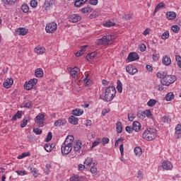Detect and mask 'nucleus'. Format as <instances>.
Listing matches in <instances>:
<instances>
[{"instance_id": "f257e3e1", "label": "nucleus", "mask_w": 181, "mask_h": 181, "mask_svg": "<svg viewBox=\"0 0 181 181\" xmlns=\"http://www.w3.org/2000/svg\"><path fill=\"white\" fill-rule=\"evenodd\" d=\"M116 94H117V89H115V86H112L107 87L105 92L104 101H106L107 103H110V101H112Z\"/></svg>"}, {"instance_id": "f03ea898", "label": "nucleus", "mask_w": 181, "mask_h": 181, "mask_svg": "<svg viewBox=\"0 0 181 181\" xmlns=\"http://www.w3.org/2000/svg\"><path fill=\"white\" fill-rule=\"evenodd\" d=\"M156 132H157L156 129H153V128L147 129L143 133L142 136L144 139H145L146 141H153V139H156V136H158Z\"/></svg>"}, {"instance_id": "7ed1b4c3", "label": "nucleus", "mask_w": 181, "mask_h": 181, "mask_svg": "<svg viewBox=\"0 0 181 181\" xmlns=\"http://www.w3.org/2000/svg\"><path fill=\"white\" fill-rule=\"evenodd\" d=\"M114 43V36L112 35H104L102 38L98 40L97 45H103L107 46V45H112Z\"/></svg>"}, {"instance_id": "20e7f679", "label": "nucleus", "mask_w": 181, "mask_h": 181, "mask_svg": "<svg viewBox=\"0 0 181 181\" xmlns=\"http://www.w3.org/2000/svg\"><path fill=\"white\" fill-rule=\"evenodd\" d=\"M176 81V76L173 75H167L163 77V79L160 80V83L163 86H170V84H173Z\"/></svg>"}, {"instance_id": "39448f33", "label": "nucleus", "mask_w": 181, "mask_h": 181, "mask_svg": "<svg viewBox=\"0 0 181 181\" xmlns=\"http://www.w3.org/2000/svg\"><path fill=\"white\" fill-rule=\"evenodd\" d=\"M57 29V24L54 22L49 23L45 27L47 33H54Z\"/></svg>"}, {"instance_id": "423d86ee", "label": "nucleus", "mask_w": 181, "mask_h": 181, "mask_svg": "<svg viewBox=\"0 0 181 181\" xmlns=\"http://www.w3.org/2000/svg\"><path fill=\"white\" fill-rule=\"evenodd\" d=\"M36 84H37V78H33L30 79L28 83L25 82V83L24 84V88L25 90H32V88H33V87H35V86H36Z\"/></svg>"}, {"instance_id": "0eeeda50", "label": "nucleus", "mask_w": 181, "mask_h": 181, "mask_svg": "<svg viewBox=\"0 0 181 181\" xmlns=\"http://www.w3.org/2000/svg\"><path fill=\"white\" fill-rule=\"evenodd\" d=\"M72 149L73 147H71L67 144H63L61 148L62 153V155H69V153L71 152Z\"/></svg>"}, {"instance_id": "6e6552de", "label": "nucleus", "mask_w": 181, "mask_h": 181, "mask_svg": "<svg viewBox=\"0 0 181 181\" xmlns=\"http://www.w3.org/2000/svg\"><path fill=\"white\" fill-rule=\"evenodd\" d=\"M35 124H37L40 127H43V124H45V115L39 114L36 116Z\"/></svg>"}, {"instance_id": "1a4fd4ad", "label": "nucleus", "mask_w": 181, "mask_h": 181, "mask_svg": "<svg viewBox=\"0 0 181 181\" xmlns=\"http://www.w3.org/2000/svg\"><path fill=\"white\" fill-rule=\"evenodd\" d=\"M69 21L72 23H77V22L81 21V16H80L78 14H71L69 16Z\"/></svg>"}, {"instance_id": "9d476101", "label": "nucleus", "mask_w": 181, "mask_h": 181, "mask_svg": "<svg viewBox=\"0 0 181 181\" xmlns=\"http://www.w3.org/2000/svg\"><path fill=\"white\" fill-rule=\"evenodd\" d=\"M127 60L129 62H135V60H139V55L136 52H130L128 55Z\"/></svg>"}, {"instance_id": "9b49d317", "label": "nucleus", "mask_w": 181, "mask_h": 181, "mask_svg": "<svg viewBox=\"0 0 181 181\" xmlns=\"http://www.w3.org/2000/svg\"><path fill=\"white\" fill-rule=\"evenodd\" d=\"M68 70L71 73V76L73 77V78H76L78 74V72L80 71V69H78L77 66H75L74 68L69 67Z\"/></svg>"}, {"instance_id": "f8f14e48", "label": "nucleus", "mask_w": 181, "mask_h": 181, "mask_svg": "<svg viewBox=\"0 0 181 181\" xmlns=\"http://www.w3.org/2000/svg\"><path fill=\"white\" fill-rule=\"evenodd\" d=\"M126 71L129 73V74L134 76V74L138 73V69H136V68L134 67L132 65H128L126 66Z\"/></svg>"}, {"instance_id": "ddd939ff", "label": "nucleus", "mask_w": 181, "mask_h": 181, "mask_svg": "<svg viewBox=\"0 0 181 181\" xmlns=\"http://www.w3.org/2000/svg\"><path fill=\"white\" fill-rule=\"evenodd\" d=\"M73 142H74V136H68L63 144L73 148Z\"/></svg>"}, {"instance_id": "4468645a", "label": "nucleus", "mask_w": 181, "mask_h": 181, "mask_svg": "<svg viewBox=\"0 0 181 181\" xmlns=\"http://www.w3.org/2000/svg\"><path fill=\"white\" fill-rule=\"evenodd\" d=\"M162 168L165 169V170H172L173 165L170 161H163L162 163Z\"/></svg>"}, {"instance_id": "2eb2a0df", "label": "nucleus", "mask_w": 181, "mask_h": 181, "mask_svg": "<svg viewBox=\"0 0 181 181\" xmlns=\"http://www.w3.org/2000/svg\"><path fill=\"white\" fill-rule=\"evenodd\" d=\"M13 84V79L12 78H7L5 82L3 83V86L5 88H11Z\"/></svg>"}, {"instance_id": "dca6fc26", "label": "nucleus", "mask_w": 181, "mask_h": 181, "mask_svg": "<svg viewBox=\"0 0 181 181\" xmlns=\"http://www.w3.org/2000/svg\"><path fill=\"white\" fill-rule=\"evenodd\" d=\"M16 35H20L21 36H25L28 35V30L25 28H19L16 30Z\"/></svg>"}, {"instance_id": "f3484780", "label": "nucleus", "mask_w": 181, "mask_h": 181, "mask_svg": "<svg viewBox=\"0 0 181 181\" xmlns=\"http://www.w3.org/2000/svg\"><path fill=\"white\" fill-rule=\"evenodd\" d=\"M162 62L163 64H165V66H170L172 63V59H170V57L165 55L163 57Z\"/></svg>"}, {"instance_id": "a211bd4d", "label": "nucleus", "mask_w": 181, "mask_h": 181, "mask_svg": "<svg viewBox=\"0 0 181 181\" xmlns=\"http://www.w3.org/2000/svg\"><path fill=\"white\" fill-rule=\"evenodd\" d=\"M74 151L75 152H78V153H80V149H81V141H80V140L76 141V142H74Z\"/></svg>"}, {"instance_id": "6ab92c4d", "label": "nucleus", "mask_w": 181, "mask_h": 181, "mask_svg": "<svg viewBox=\"0 0 181 181\" xmlns=\"http://www.w3.org/2000/svg\"><path fill=\"white\" fill-rule=\"evenodd\" d=\"M132 128L134 131H135V132H139L141 128V123L137 121L134 122L132 124Z\"/></svg>"}, {"instance_id": "aec40b11", "label": "nucleus", "mask_w": 181, "mask_h": 181, "mask_svg": "<svg viewBox=\"0 0 181 181\" xmlns=\"http://www.w3.org/2000/svg\"><path fill=\"white\" fill-rule=\"evenodd\" d=\"M68 121L69 124H72V125H77L78 124V118L74 117V115L70 116Z\"/></svg>"}, {"instance_id": "412c9836", "label": "nucleus", "mask_w": 181, "mask_h": 181, "mask_svg": "<svg viewBox=\"0 0 181 181\" xmlns=\"http://www.w3.org/2000/svg\"><path fill=\"white\" fill-rule=\"evenodd\" d=\"M44 5L45 10L49 11V9H50V6H53V5H54V0H46Z\"/></svg>"}, {"instance_id": "4be33fe9", "label": "nucleus", "mask_w": 181, "mask_h": 181, "mask_svg": "<svg viewBox=\"0 0 181 181\" xmlns=\"http://www.w3.org/2000/svg\"><path fill=\"white\" fill-rule=\"evenodd\" d=\"M166 18L168 21H173V19H176V13L174 11H169L166 13Z\"/></svg>"}, {"instance_id": "5701e85b", "label": "nucleus", "mask_w": 181, "mask_h": 181, "mask_svg": "<svg viewBox=\"0 0 181 181\" xmlns=\"http://www.w3.org/2000/svg\"><path fill=\"white\" fill-rule=\"evenodd\" d=\"M84 113V111L81 109H74L72 111V115H74L75 117H80V115H83V114Z\"/></svg>"}, {"instance_id": "b1692460", "label": "nucleus", "mask_w": 181, "mask_h": 181, "mask_svg": "<svg viewBox=\"0 0 181 181\" xmlns=\"http://www.w3.org/2000/svg\"><path fill=\"white\" fill-rule=\"evenodd\" d=\"M17 1L18 0H3V4L7 6H12L13 5H15Z\"/></svg>"}, {"instance_id": "393cba45", "label": "nucleus", "mask_w": 181, "mask_h": 181, "mask_svg": "<svg viewBox=\"0 0 181 181\" xmlns=\"http://www.w3.org/2000/svg\"><path fill=\"white\" fill-rule=\"evenodd\" d=\"M86 47L87 46H83L81 49V50L78 51L76 53H75L76 57H80V56H83L84 53L86 52Z\"/></svg>"}, {"instance_id": "a878e982", "label": "nucleus", "mask_w": 181, "mask_h": 181, "mask_svg": "<svg viewBox=\"0 0 181 181\" xmlns=\"http://www.w3.org/2000/svg\"><path fill=\"white\" fill-rule=\"evenodd\" d=\"M22 118V111L18 110L14 116H13L11 121H16V119H21Z\"/></svg>"}, {"instance_id": "bb28decb", "label": "nucleus", "mask_w": 181, "mask_h": 181, "mask_svg": "<svg viewBox=\"0 0 181 181\" xmlns=\"http://www.w3.org/2000/svg\"><path fill=\"white\" fill-rule=\"evenodd\" d=\"M95 56H97V52H93L90 54H88L86 57V60H88V62H90V60H93V59H94Z\"/></svg>"}, {"instance_id": "cd10ccee", "label": "nucleus", "mask_w": 181, "mask_h": 181, "mask_svg": "<svg viewBox=\"0 0 181 181\" xmlns=\"http://www.w3.org/2000/svg\"><path fill=\"white\" fill-rule=\"evenodd\" d=\"M165 3L160 2L156 6V8L153 13V15H155L158 11H159L161 8H165Z\"/></svg>"}, {"instance_id": "c85d7f7f", "label": "nucleus", "mask_w": 181, "mask_h": 181, "mask_svg": "<svg viewBox=\"0 0 181 181\" xmlns=\"http://www.w3.org/2000/svg\"><path fill=\"white\" fill-rule=\"evenodd\" d=\"M23 107L24 108H32V107H33V104L30 100L24 101L23 103Z\"/></svg>"}, {"instance_id": "c756f323", "label": "nucleus", "mask_w": 181, "mask_h": 181, "mask_svg": "<svg viewBox=\"0 0 181 181\" xmlns=\"http://www.w3.org/2000/svg\"><path fill=\"white\" fill-rule=\"evenodd\" d=\"M35 74L36 77H43V69H42V68L37 69L35 71Z\"/></svg>"}, {"instance_id": "7c9ffc66", "label": "nucleus", "mask_w": 181, "mask_h": 181, "mask_svg": "<svg viewBox=\"0 0 181 181\" xmlns=\"http://www.w3.org/2000/svg\"><path fill=\"white\" fill-rule=\"evenodd\" d=\"M45 47H37L35 49V53H37V54H43L45 52Z\"/></svg>"}, {"instance_id": "2f4dec72", "label": "nucleus", "mask_w": 181, "mask_h": 181, "mask_svg": "<svg viewBox=\"0 0 181 181\" xmlns=\"http://www.w3.org/2000/svg\"><path fill=\"white\" fill-rule=\"evenodd\" d=\"M173 98H175V95H174L173 93H172V92L168 93L165 95V100H166V101H172V100H173Z\"/></svg>"}, {"instance_id": "473e14b6", "label": "nucleus", "mask_w": 181, "mask_h": 181, "mask_svg": "<svg viewBox=\"0 0 181 181\" xmlns=\"http://www.w3.org/2000/svg\"><path fill=\"white\" fill-rule=\"evenodd\" d=\"M117 132L118 134H121L122 132V122H117V126H116Z\"/></svg>"}, {"instance_id": "72a5a7b5", "label": "nucleus", "mask_w": 181, "mask_h": 181, "mask_svg": "<svg viewBox=\"0 0 181 181\" xmlns=\"http://www.w3.org/2000/svg\"><path fill=\"white\" fill-rule=\"evenodd\" d=\"M134 154L136 156H141L142 155V148L141 147L134 148Z\"/></svg>"}, {"instance_id": "f704fd0d", "label": "nucleus", "mask_w": 181, "mask_h": 181, "mask_svg": "<svg viewBox=\"0 0 181 181\" xmlns=\"http://www.w3.org/2000/svg\"><path fill=\"white\" fill-rule=\"evenodd\" d=\"M82 13H88L90 12L93 11V8L91 7H84L82 9H81Z\"/></svg>"}, {"instance_id": "c9c22d12", "label": "nucleus", "mask_w": 181, "mask_h": 181, "mask_svg": "<svg viewBox=\"0 0 181 181\" xmlns=\"http://www.w3.org/2000/svg\"><path fill=\"white\" fill-rule=\"evenodd\" d=\"M171 30H173L174 33H179V31L180 30V27L177 25H174L171 27Z\"/></svg>"}, {"instance_id": "e433bc0d", "label": "nucleus", "mask_w": 181, "mask_h": 181, "mask_svg": "<svg viewBox=\"0 0 181 181\" xmlns=\"http://www.w3.org/2000/svg\"><path fill=\"white\" fill-rule=\"evenodd\" d=\"M21 11H23L24 13H28V12H29V6H28V4H23L21 6Z\"/></svg>"}, {"instance_id": "4c0bfd02", "label": "nucleus", "mask_w": 181, "mask_h": 181, "mask_svg": "<svg viewBox=\"0 0 181 181\" xmlns=\"http://www.w3.org/2000/svg\"><path fill=\"white\" fill-rule=\"evenodd\" d=\"M117 89L119 93H122V82L121 81H117Z\"/></svg>"}, {"instance_id": "58836bf2", "label": "nucleus", "mask_w": 181, "mask_h": 181, "mask_svg": "<svg viewBox=\"0 0 181 181\" xmlns=\"http://www.w3.org/2000/svg\"><path fill=\"white\" fill-rule=\"evenodd\" d=\"M91 163H93V158H87L84 162L85 166H91Z\"/></svg>"}, {"instance_id": "ea45409f", "label": "nucleus", "mask_w": 181, "mask_h": 181, "mask_svg": "<svg viewBox=\"0 0 181 181\" xmlns=\"http://www.w3.org/2000/svg\"><path fill=\"white\" fill-rule=\"evenodd\" d=\"M156 105V100L155 99H150L147 103V105L148 107H153V105Z\"/></svg>"}, {"instance_id": "a19ab883", "label": "nucleus", "mask_w": 181, "mask_h": 181, "mask_svg": "<svg viewBox=\"0 0 181 181\" xmlns=\"http://www.w3.org/2000/svg\"><path fill=\"white\" fill-rule=\"evenodd\" d=\"M100 144H101V139H97L95 141L93 142L91 148L93 149V148H95V146H98Z\"/></svg>"}, {"instance_id": "79ce46f5", "label": "nucleus", "mask_w": 181, "mask_h": 181, "mask_svg": "<svg viewBox=\"0 0 181 181\" xmlns=\"http://www.w3.org/2000/svg\"><path fill=\"white\" fill-rule=\"evenodd\" d=\"M28 119H29V118H28V117H25L23 119V121L20 125L21 128H25V127H26L28 125Z\"/></svg>"}, {"instance_id": "37998d69", "label": "nucleus", "mask_w": 181, "mask_h": 181, "mask_svg": "<svg viewBox=\"0 0 181 181\" xmlns=\"http://www.w3.org/2000/svg\"><path fill=\"white\" fill-rule=\"evenodd\" d=\"M28 169H30L31 173H33V176H35V177H37V170H36V168H32V167H29Z\"/></svg>"}, {"instance_id": "c03bdc74", "label": "nucleus", "mask_w": 181, "mask_h": 181, "mask_svg": "<svg viewBox=\"0 0 181 181\" xmlns=\"http://www.w3.org/2000/svg\"><path fill=\"white\" fill-rule=\"evenodd\" d=\"M55 127H62V125H64V122L62 119H58L54 122Z\"/></svg>"}, {"instance_id": "a18cd8bd", "label": "nucleus", "mask_w": 181, "mask_h": 181, "mask_svg": "<svg viewBox=\"0 0 181 181\" xmlns=\"http://www.w3.org/2000/svg\"><path fill=\"white\" fill-rule=\"evenodd\" d=\"M161 39L163 40H166V39H169V31H165L161 35Z\"/></svg>"}, {"instance_id": "49530a36", "label": "nucleus", "mask_w": 181, "mask_h": 181, "mask_svg": "<svg viewBox=\"0 0 181 181\" xmlns=\"http://www.w3.org/2000/svg\"><path fill=\"white\" fill-rule=\"evenodd\" d=\"M175 134L177 135H180L181 134V124H178L175 127Z\"/></svg>"}, {"instance_id": "de8ad7c7", "label": "nucleus", "mask_w": 181, "mask_h": 181, "mask_svg": "<svg viewBox=\"0 0 181 181\" xmlns=\"http://www.w3.org/2000/svg\"><path fill=\"white\" fill-rule=\"evenodd\" d=\"M52 138H53V135L52 134V132H49L47 135L45 142H50V141H52Z\"/></svg>"}, {"instance_id": "09e8293b", "label": "nucleus", "mask_w": 181, "mask_h": 181, "mask_svg": "<svg viewBox=\"0 0 181 181\" xmlns=\"http://www.w3.org/2000/svg\"><path fill=\"white\" fill-rule=\"evenodd\" d=\"M33 132H34V134H35L36 135H40L42 132V129H39V128H34Z\"/></svg>"}, {"instance_id": "8fccbe9b", "label": "nucleus", "mask_w": 181, "mask_h": 181, "mask_svg": "<svg viewBox=\"0 0 181 181\" xmlns=\"http://www.w3.org/2000/svg\"><path fill=\"white\" fill-rule=\"evenodd\" d=\"M105 28H111L112 26H115V23L111 22V21H107L105 23Z\"/></svg>"}, {"instance_id": "3c124183", "label": "nucleus", "mask_w": 181, "mask_h": 181, "mask_svg": "<svg viewBox=\"0 0 181 181\" xmlns=\"http://www.w3.org/2000/svg\"><path fill=\"white\" fill-rule=\"evenodd\" d=\"M166 76V74L165 72H158L157 73V77L158 78H161V80Z\"/></svg>"}, {"instance_id": "603ef678", "label": "nucleus", "mask_w": 181, "mask_h": 181, "mask_svg": "<svg viewBox=\"0 0 181 181\" xmlns=\"http://www.w3.org/2000/svg\"><path fill=\"white\" fill-rule=\"evenodd\" d=\"M47 152H52V146L50 144H45L44 146Z\"/></svg>"}, {"instance_id": "864d4df0", "label": "nucleus", "mask_w": 181, "mask_h": 181, "mask_svg": "<svg viewBox=\"0 0 181 181\" xmlns=\"http://www.w3.org/2000/svg\"><path fill=\"white\" fill-rule=\"evenodd\" d=\"M144 115H146L148 118H149V117H152V113L151 112L150 110L144 111Z\"/></svg>"}, {"instance_id": "5fc2aeb1", "label": "nucleus", "mask_w": 181, "mask_h": 181, "mask_svg": "<svg viewBox=\"0 0 181 181\" xmlns=\"http://www.w3.org/2000/svg\"><path fill=\"white\" fill-rule=\"evenodd\" d=\"M170 121V118H169V116H164L162 118V122L169 123Z\"/></svg>"}, {"instance_id": "6e6d98bb", "label": "nucleus", "mask_w": 181, "mask_h": 181, "mask_svg": "<svg viewBox=\"0 0 181 181\" xmlns=\"http://www.w3.org/2000/svg\"><path fill=\"white\" fill-rule=\"evenodd\" d=\"M83 4H86V2L84 1H76L74 3V5L77 7L79 8V6H81V5H83Z\"/></svg>"}, {"instance_id": "4d7b16f0", "label": "nucleus", "mask_w": 181, "mask_h": 181, "mask_svg": "<svg viewBox=\"0 0 181 181\" xmlns=\"http://www.w3.org/2000/svg\"><path fill=\"white\" fill-rule=\"evenodd\" d=\"M30 6L32 8H36V6H37V1L36 0H32L30 1Z\"/></svg>"}, {"instance_id": "13d9d810", "label": "nucleus", "mask_w": 181, "mask_h": 181, "mask_svg": "<svg viewBox=\"0 0 181 181\" xmlns=\"http://www.w3.org/2000/svg\"><path fill=\"white\" fill-rule=\"evenodd\" d=\"M125 130L128 132V134H132V132H134V128L129 126L126 127Z\"/></svg>"}, {"instance_id": "bf43d9fd", "label": "nucleus", "mask_w": 181, "mask_h": 181, "mask_svg": "<svg viewBox=\"0 0 181 181\" xmlns=\"http://www.w3.org/2000/svg\"><path fill=\"white\" fill-rule=\"evenodd\" d=\"M137 177L140 180H142V179H144V174L142 173V172L141 170H139V172L137 173Z\"/></svg>"}, {"instance_id": "052dcab7", "label": "nucleus", "mask_w": 181, "mask_h": 181, "mask_svg": "<svg viewBox=\"0 0 181 181\" xmlns=\"http://www.w3.org/2000/svg\"><path fill=\"white\" fill-rule=\"evenodd\" d=\"M153 62H158L159 60V54H153Z\"/></svg>"}, {"instance_id": "680f3d73", "label": "nucleus", "mask_w": 181, "mask_h": 181, "mask_svg": "<svg viewBox=\"0 0 181 181\" xmlns=\"http://www.w3.org/2000/svg\"><path fill=\"white\" fill-rule=\"evenodd\" d=\"M139 50L140 52H145V50H146V45L141 44L139 47Z\"/></svg>"}, {"instance_id": "e2e57ef3", "label": "nucleus", "mask_w": 181, "mask_h": 181, "mask_svg": "<svg viewBox=\"0 0 181 181\" xmlns=\"http://www.w3.org/2000/svg\"><path fill=\"white\" fill-rule=\"evenodd\" d=\"M110 111V109H103L102 111V115H103V117H105V115H107V114H108Z\"/></svg>"}, {"instance_id": "0e129e2a", "label": "nucleus", "mask_w": 181, "mask_h": 181, "mask_svg": "<svg viewBox=\"0 0 181 181\" xmlns=\"http://www.w3.org/2000/svg\"><path fill=\"white\" fill-rule=\"evenodd\" d=\"M89 4L95 6L98 4V0H89Z\"/></svg>"}, {"instance_id": "69168bd1", "label": "nucleus", "mask_w": 181, "mask_h": 181, "mask_svg": "<svg viewBox=\"0 0 181 181\" xmlns=\"http://www.w3.org/2000/svg\"><path fill=\"white\" fill-rule=\"evenodd\" d=\"M17 174H18L20 176H25V175H27L26 171H21L17 170L16 171Z\"/></svg>"}, {"instance_id": "338daca9", "label": "nucleus", "mask_w": 181, "mask_h": 181, "mask_svg": "<svg viewBox=\"0 0 181 181\" xmlns=\"http://www.w3.org/2000/svg\"><path fill=\"white\" fill-rule=\"evenodd\" d=\"M103 145H105V144H108L110 142V139L108 137H104L102 139Z\"/></svg>"}, {"instance_id": "774afa93", "label": "nucleus", "mask_w": 181, "mask_h": 181, "mask_svg": "<svg viewBox=\"0 0 181 181\" xmlns=\"http://www.w3.org/2000/svg\"><path fill=\"white\" fill-rule=\"evenodd\" d=\"M71 181H81V177L79 176H74Z\"/></svg>"}]
</instances>
